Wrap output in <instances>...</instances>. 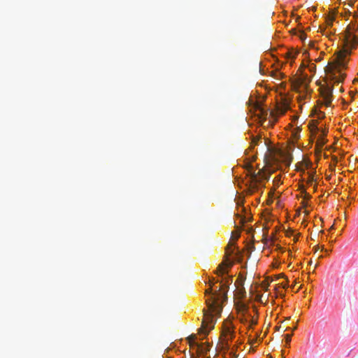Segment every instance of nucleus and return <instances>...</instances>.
I'll list each match as a JSON object with an SVG mask.
<instances>
[{
    "mask_svg": "<svg viewBox=\"0 0 358 358\" xmlns=\"http://www.w3.org/2000/svg\"><path fill=\"white\" fill-rule=\"evenodd\" d=\"M344 46L340 50L335 60L328 64L325 68V73L329 83L322 85L320 88V94L324 100L326 106H330L333 97V84L342 83L345 79V73L342 69L345 67V57L350 54L351 50L355 48L358 45V39L350 31L348 27L345 31L344 36Z\"/></svg>",
    "mask_w": 358,
    "mask_h": 358,
    "instance_id": "nucleus-1",
    "label": "nucleus"
},
{
    "mask_svg": "<svg viewBox=\"0 0 358 358\" xmlns=\"http://www.w3.org/2000/svg\"><path fill=\"white\" fill-rule=\"evenodd\" d=\"M232 282L233 277L227 275L220 282L222 283V286L213 293L212 287L215 283L214 278H213V280H210V288L206 290V294L210 295V298L206 300L208 311H203L201 327L199 330V334L206 336L208 332L214 328L215 320H214L213 314L215 315H220L222 310V303L227 300V294L224 289H227Z\"/></svg>",
    "mask_w": 358,
    "mask_h": 358,
    "instance_id": "nucleus-2",
    "label": "nucleus"
},
{
    "mask_svg": "<svg viewBox=\"0 0 358 358\" xmlns=\"http://www.w3.org/2000/svg\"><path fill=\"white\" fill-rule=\"evenodd\" d=\"M234 326L230 321H226L223 324L222 335L226 340H231L234 338Z\"/></svg>",
    "mask_w": 358,
    "mask_h": 358,
    "instance_id": "nucleus-3",
    "label": "nucleus"
},
{
    "mask_svg": "<svg viewBox=\"0 0 358 358\" xmlns=\"http://www.w3.org/2000/svg\"><path fill=\"white\" fill-rule=\"evenodd\" d=\"M232 266L233 263L229 260H227L225 262H222L218 266L215 273L219 275H224V274L228 273L227 268H231Z\"/></svg>",
    "mask_w": 358,
    "mask_h": 358,
    "instance_id": "nucleus-4",
    "label": "nucleus"
},
{
    "mask_svg": "<svg viewBox=\"0 0 358 358\" xmlns=\"http://www.w3.org/2000/svg\"><path fill=\"white\" fill-rule=\"evenodd\" d=\"M289 108V104L286 101L278 103L275 107V113L278 115H283Z\"/></svg>",
    "mask_w": 358,
    "mask_h": 358,
    "instance_id": "nucleus-5",
    "label": "nucleus"
},
{
    "mask_svg": "<svg viewBox=\"0 0 358 358\" xmlns=\"http://www.w3.org/2000/svg\"><path fill=\"white\" fill-rule=\"evenodd\" d=\"M270 178V175L264 172L263 171H259L257 173H254L252 176V178L256 182H259L261 179H265L268 180Z\"/></svg>",
    "mask_w": 358,
    "mask_h": 358,
    "instance_id": "nucleus-6",
    "label": "nucleus"
},
{
    "mask_svg": "<svg viewBox=\"0 0 358 358\" xmlns=\"http://www.w3.org/2000/svg\"><path fill=\"white\" fill-rule=\"evenodd\" d=\"M237 310L239 314L241 313L243 316H245L248 314V306L243 303H240L237 305Z\"/></svg>",
    "mask_w": 358,
    "mask_h": 358,
    "instance_id": "nucleus-7",
    "label": "nucleus"
},
{
    "mask_svg": "<svg viewBox=\"0 0 358 358\" xmlns=\"http://www.w3.org/2000/svg\"><path fill=\"white\" fill-rule=\"evenodd\" d=\"M256 110L257 112H259L258 115H259L260 118L266 119L268 115V111L258 106L256 108Z\"/></svg>",
    "mask_w": 358,
    "mask_h": 358,
    "instance_id": "nucleus-8",
    "label": "nucleus"
},
{
    "mask_svg": "<svg viewBox=\"0 0 358 358\" xmlns=\"http://www.w3.org/2000/svg\"><path fill=\"white\" fill-rule=\"evenodd\" d=\"M325 135H326L325 131H322V134L318 137V139L317 141V144L320 147H322L326 143V141L324 138V136Z\"/></svg>",
    "mask_w": 358,
    "mask_h": 358,
    "instance_id": "nucleus-9",
    "label": "nucleus"
},
{
    "mask_svg": "<svg viewBox=\"0 0 358 358\" xmlns=\"http://www.w3.org/2000/svg\"><path fill=\"white\" fill-rule=\"evenodd\" d=\"M196 339V335H195V334H192L187 338V340H188V342H189V344L190 346L198 345V344L195 342Z\"/></svg>",
    "mask_w": 358,
    "mask_h": 358,
    "instance_id": "nucleus-10",
    "label": "nucleus"
},
{
    "mask_svg": "<svg viewBox=\"0 0 358 358\" xmlns=\"http://www.w3.org/2000/svg\"><path fill=\"white\" fill-rule=\"evenodd\" d=\"M271 76L278 80L283 78V74L278 71H273Z\"/></svg>",
    "mask_w": 358,
    "mask_h": 358,
    "instance_id": "nucleus-11",
    "label": "nucleus"
},
{
    "mask_svg": "<svg viewBox=\"0 0 358 358\" xmlns=\"http://www.w3.org/2000/svg\"><path fill=\"white\" fill-rule=\"evenodd\" d=\"M297 52L294 51H288L286 53V57L290 59H294L296 57Z\"/></svg>",
    "mask_w": 358,
    "mask_h": 358,
    "instance_id": "nucleus-12",
    "label": "nucleus"
},
{
    "mask_svg": "<svg viewBox=\"0 0 358 358\" xmlns=\"http://www.w3.org/2000/svg\"><path fill=\"white\" fill-rule=\"evenodd\" d=\"M309 128L311 132H316L319 129L313 121H312L311 124H309Z\"/></svg>",
    "mask_w": 358,
    "mask_h": 358,
    "instance_id": "nucleus-13",
    "label": "nucleus"
},
{
    "mask_svg": "<svg viewBox=\"0 0 358 358\" xmlns=\"http://www.w3.org/2000/svg\"><path fill=\"white\" fill-rule=\"evenodd\" d=\"M262 141V138L260 136H256L252 138V145H256L258 144L259 141Z\"/></svg>",
    "mask_w": 358,
    "mask_h": 358,
    "instance_id": "nucleus-14",
    "label": "nucleus"
},
{
    "mask_svg": "<svg viewBox=\"0 0 358 358\" xmlns=\"http://www.w3.org/2000/svg\"><path fill=\"white\" fill-rule=\"evenodd\" d=\"M315 179H314V174L313 173H308V184L309 185H312L313 184Z\"/></svg>",
    "mask_w": 358,
    "mask_h": 358,
    "instance_id": "nucleus-15",
    "label": "nucleus"
},
{
    "mask_svg": "<svg viewBox=\"0 0 358 358\" xmlns=\"http://www.w3.org/2000/svg\"><path fill=\"white\" fill-rule=\"evenodd\" d=\"M334 20V17L333 16H329L326 20L327 26H332Z\"/></svg>",
    "mask_w": 358,
    "mask_h": 358,
    "instance_id": "nucleus-16",
    "label": "nucleus"
},
{
    "mask_svg": "<svg viewBox=\"0 0 358 358\" xmlns=\"http://www.w3.org/2000/svg\"><path fill=\"white\" fill-rule=\"evenodd\" d=\"M291 337H292V334H286L285 335V341L287 344L290 343Z\"/></svg>",
    "mask_w": 358,
    "mask_h": 358,
    "instance_id": "nucleus-17",
    "label": "nucleus"
},
{
    "mask_svg": "<svg viewBox=\"0 0 358 358\" xmlns=\"http://www.w3.org/2000/svg\"><path fill=\"white\" fill-rule=\"evenodd\" d=\"M299 38L301 41H304L306 38V34L303 31H301L299 34Z\"/></svg>",
    "mask_w": 358,
    "mask_h": 358,
    "instance_id": "nucleus-18",
    "label": "nucleus"
},
{
    "mask_svg": "<svg viewBox=\"0 0 358 358\" xmlns=\"http://www.w3.org/2000/svg\"><path fill=\"white\" fill-rule=\"evenodd\" d=\"M294 136L295 138H299L300 137V129L299 128L294 132Z\"/></svg>",
    "mask_w": 358,
    "mask_h": 358,
    "instance_id": "nucleus-19",
    "label": "nucleus"
},
{
    "mask_svg": "<svg viewBox=\"0 0 358 358\" xmlns=\"http://www.w3.org/2000/svg\"><path fill=\"white\" fill-rule=\"evenodd\" d=\"M257 323V320H255V319H254V318H252V320H251V324H253V325H255V324H256Z\"/></svg>",
    "mask_w": 358,
    "mask_h": 358,
    "instance_id": "nucleus-20",
    "label": "nucleus"
},
{
    "mask_svg": "<svg viewBox=\"0 0 358 358\" xmlns=\"http://www.w3.org/2000/svg\"><path fill=\"white\" fill-rule=\"evenodd\" d=\"M281 285H282V287L283 288H286V287H287V283H286V284H282Z\"/></svg>",
    "mask_w": 358,
    "mask_h": 358,
    "instance_id": "nucleus-21",
    "label": "nucleus"
},
{
    "mask_svg": "<svg viewBox=\"0 0 358 358\" xmlns=\"http://www.w3.org/2000/svg\"><path fill=\"white\" fill-rule=\"evenodd\" d=\"M319 248H319V246H318V245L315 246V252H317V251L319 250Z\"/></svg>",
    "mask_w": 358,
    "mask_h": 358,
    "instance_id": "nucleus-22",
    "label": "nucleus"
},
{
    "mask_svg": "<svg viewBox=\"0 0 358 358\" xmlns=\"http://www.w3.org/2000/svg\"><path fill=\"white\" fill-rule=\"evenodd\" d=\"M263 284H264V285L265 284V286H266V287L268 286V285H269L268 282H263Z\"/></svg>",
    "mask_w": 358,
    "mask_h": 358,
    "instance_id": "nucleus-23",
    "label": "nucleus"
},
{
    "mask_svg": "<svg viewBox=\"0 0 358 358\" xmlns=\"http://www.w3.org/2000/svg\"><path fill=\"white\" fill-rule=\"evenodd\" d=\"M263 284H264V285L265 284V286H266V287L268 286V285H269L268 282H263Z\"/></svg>",
    "mask_w": 358,
    "mask_h": 358,
    "instance_id": "nucleus-24",
    "label": "nucleus"
},
{
    "mask_svg": "<svg viewBox=\"0 0 358 358\" xmlns=\"http://www.w3.org/2000/svg\"><path fill=\"white\" fill-rule=\"evenodd\" d=\"M270 114H271V115L274 116L275 115V112L274 111H271Z\"/></svg>",
    "mask_w": 358,
    "mask_h": 358,
    "instance_id": "nucleus-25",
    "label": "nucleus"
},
{
    "mask_svg": "<svg viewBox=\"0 0 358 358\" xmlns=\"http://www.w3.org/2000/svg\"><path fill=\"white\" fill-rule=\"evenodd\" d=\"M333 159L335 161V162H337V158H336V157H333Z\"/></svg>",
    "mask_w": 358,
    "mask_h": 358,
    "instance_id": "nucleus-26",
    "label": "nucleus"
},
{
    "mask_svg": "<svg viewBox=\"0 0 358 358\" xmlns=\"http://www.w3.org/2000/svg\"><path fill=\"white\" fill-rule=\"evenodd\" d=\"M306 197L307 199H309V198H310V196L309 194H306Z\"/></svg>",
    "mask_w": 358,
    "mask_h": 358,
    "instance_id": "nucleus-27",
    "label": "nucleus"
},
{
    "mask_svg": "<svg viewBox=\"0 0 358 358\" xmlns=\"http://www.w3.org/2000/svg\"><path fill=\"white\" fill-rule=\"evenodd\" d=\"M282 358H285V354H284V351L283 350L282 351Z\"/></svg>",
    "mask_w": 358,
    "mask_h": 358,
    "instance_id": "nucleus-28",
    "label": "nucleus"
},
{
    "mask_svg": "<svg viewBox=\"0 0 358 358\" xmlns=\"http://www.w3.org/2000/svg\"><path fill=\"white\" fill-rule=\"evenodd\" d=\"M282 358H285V354H284V351L283 350L282 351Z\"/></svg>",
    "mask_w": 358,
    "mask_h": 358,
    "instance_id": "nucleus-29",
    "label": "nucleus"
},
{
    "mask_svg": "<svg viewBox=\"0 0 358 358\" xmlns=\"http://www.w3.org/2000/svg\"><path fill=\"white\" fill-rule=\"evenodd\" d=\"M322 250H324L325 252H327V250H325V249H324V248L323 246H322Z\"/></svg>",
    "mask_w": 358,
    "mask_h": 358,
    "instance_id": "nucleus-30",
    "label": "nucleus"
},
{
    "mask_svg": "<svg viewBox=\"0 0 358 358\" xmlns=\"http://www.w3.org/2000/svg\"><path fill=\"white\" fill-rule=\"evenodd\" d=\"M241 222L242 223H243V222H244V221H243V219H241Z\"/></svg>",
    "mask_w": 358,
    "mask_h": 358,
    "instance_id": "nucleus-31",
    "label": "nucleus"
},
{
    "mask_svg": "<svg viewBox=\"0 0 358 358\" xmlns=\"http://www.w3.org/2000/svg\"><path fill=\"white\" fill-rule=\"evenodd\" d=\"M169 358H171V357H169Z\"/></svg>",
    "mask_w": 358,
    "mask_h": 358,
    "instance_id": "nucleus-32",
    "label": "nucleus"
}]
</instances>
